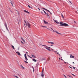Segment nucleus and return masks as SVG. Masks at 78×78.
Segmentation results:
<instances>
[{
  "label": "nucleus",
  "instance_id": "55",
  "mask_svg": "<svg viewBox=\"0 0 78 78\" xmlns=\"http://www.w3.org/2000/svg\"><path fill=\"white\" fill-rule=\"evenodd\" d=\"M57 52V51H55V52Z\"/></svg>",
  "mask_w": 78,
  "mask_h": 78
},
{
  "label": "nucleus",
  "instance_id": "15",
  "mask_svg": "<svg viewBox=\"0 0 78 78\" xmlns=\"http://www.w3.org/2000/svg\"><path fill=\"white\" fill-rule=\"evenodd\" d=\"M43 28H47V26H41Z\"/></svg>",
  "mask_w": 78,
  "mask_h": 78
},
{
  "label": "nucleus",
  "instance_id": "38",
  "mask_svg": "<svg viewBox=\"0 0 78 78\" xmlns=\"http://www.w3.org/2000/svg\"><path fill=\"white\" fill-rule=\"evenodd\" d=\"M69 67L70 68H71V69H72V67H70V66H69Z\"/></svg>",
  "mask_w": 78,
  "mask_h": 78
},
{
  "label": "nucleus",
  "instance_id": "28",
  "mask_svg": "<svg viewBox=\"0 0 78 78\" xmlns=\"http://www.w3.org/2000/svg\"><path fill=\"white\" fill-rule=\"evenodd\" d=\"M63 75L64 76L65 78H67V77H66V76L64 74H63Z\"/></svg>",
  "mask_w": 78,
  "mask_h": 78
},
{
  "label": "nucleus",
  "instance_id": "42",
  "mask_svg": "<svg viewBox=\"0 0 78 78\" xmlns=\"http://www.w3.org/2000/svg\"><path fill=\"white\" fill-rule=\"evenodd\" d=\"M74 23H76V21H74Z\"/></svg>",
  "mask_w": 78,
  "mask_h": 78
},
{
  "label": "nucleus",
  "instance_id": "8",
  "mask_svg": "<svg viewBox=\"0 0 78 78\" xmlns=\"http://www.w3.org/2000/svg\"><path fill=\"white\" fill-rule=\"evenodd\" d=\"M16 53L18 54V55L19 56H20L21 55H20V53L19 52V51H17L16 52Z\"/></svg>",
  "mask_w": 78,
  "mask_h": 78
},
{
  "label": "nucleus",
  "instance_id": "31",
  "mask_svg": "<svg viewBox=\"0 0 78 78\" xmlns=\"http://www.w3.org/2000/svg\"><path fill=\"white\" fill-rule=\"evenodd\" d=\"M24 22H25V23H26V24H27V22H26V21H25V20H24Z\"/></svg>",
  "mask_w": 78,
  "mask_h": 78
},
{
  "label": "nucleus",
  "instance_id": "49",
  "mask_svg": "<svg viewBox=\"0 0 78 78\" xmlns=\"http://www.w3.org/2000/svg\"><path fill=\"white\" fill-rule=\"evenodd\" d=\"M47 29H48V30H50V29H48V28H47Z\"/></svg>",
  "mask_w": 78,
  "mask_h": 78
},
{
  "label": "nucleus",
  "instance_id": "19",
  "mask_svg": "<svg viewBox=\"0 0 78 78\" xmlns=\"http://www.w3.org/2000/svg\"><path fill=\"white\" fill-rule=\"evenodd\" d=\"M11 45L12 48H13V49H15V48H14V46H13L12 45Z\"/></svg>",
  "mask_w": 78,
  "mask_h": 78
},
{
  "label": "nucleus",
  "instance_id": "12",
  "mask_svg": "<svg viewBox=\"0 0 78 78\" xmlns=\"http://www.w3.org/2000/svg\"><path fill=\"white\" fill-rule=\"evenodd\" d=\"M31 56H32V57H33V58H36V56H35L34 55H32Z\"/></svg>",
  "mask_w": 78,
  "mask_h": 78
},
{
  "label": "nucleus",
  "instance_id": "7",
  "mask_svg": "<svg viewBox=\"0 0 78 78\" xmlns=\"http://www.w3.org/2000/svg\"><path fill=\"white\" fill-rule=\"evenodd\" d=\"M43 21L44 22V24H48V22L47 21H45V20H44Z\"/></svg>",
  "mask_w": 78,
  "mask_h": 78
},
{
  "label": "nucleus",
  "instance_id": "22",
  "mask_svg": "<svg viewBox=\"0 0 78 78\" xmlns=\"http://www.w3.org/2000/svg\"><path fill=\"white\" fill-rule=\"evenodd\" d=\"M4 25L5 26V27H7V25H6V23H5V24H4Z\"/></svg>",
  "mask_w": 78,
  "mask_h": 78
},
{
  "label": "nucleus",
  "instance_id": "34",
  "mask_svg": "<svg viewBox=\"0 0 78 78\" xmlns=\"http://www.w3.org/2000/svg\"><path fill=\"white\" fill-rule=\"evenodd\" d=\"M10 3H11V4H12V6H13V5L12 4V2H10Z\"/></svg>",
  "mask_w": 78,
  "mask_h": 78
},
{
  "label": "nucleus",
  "instance_id": "56",
  "mask_svg": "<svg viewBox=\"0 0 78 78\" xmlns=\"http://www.w3.org/2000/svg\"><path fill=\"white\" fill-rule=\"evenodd\" d=\"M59 59L60 60L61 59V58H59Z\"/></svg>",
  "mask_w": 78,
  "mask_h": 78
},
{
  "label": "nucleus",
  "instance_id": "50",
  "mask_svg": "<svg viewBox=\"0 0 78 78\" xmlns=\"http://www.w3.org/2000/svg\"><path fill=\"white\" fill-rule=\"evenodd\" d=\"M33 72H34V69H33Z\"/></svg>",
  "mask_w": 78,
  "mask_h": 78
},
{
  "label": "nucleus",
  "instance_id": "53",
  "mask_svg": "<svg viewBox=\"0 0 78 78\" xmlns=\"http://www.w3.org/2000/svg\"><path fill=\"white\" fill-rule=\"evenodd\" d=\"M42 11H43V12H45V11L44 10H42Z\"/></svg>",
  "mask_w": 78,
  "mask_h": 78
},
{
  "label": "nucleus",
  "instance_id": "64",
  "mask_svg": "<svg viewBox=\"0 0 78 78\" xmlns=\"http://www.w3.org/2000/svg\"><path fill=\"white\" fill-rule=\"evenodd\" d=\"M77 11H78V10H77Z\"/></svg>",
  "mask_w": 78,
  "mask_h": 78
},
{
  "label": "nucleus",
  "instance_id": "24",
  "mask_svg": "<svg viewBox=\"0 0 78 78\" xmlns=\"http://www.w3.org/2000/svg\"><path fill=\"white\" fill-rule=\"evenodd\" d=\"M64 62L65 64H67H67H69V65H70V64H69V63H68V62Z\"/></svg>",
  "mask_w": 78,
  "mask_h": 78
},
{
  "label": "nucleus",
  "instance_id": "5",
  "mask_svg": "<svg viewBox=\"0 0 78 78\" xmlns=\"http://www.w3.org/2000/svg\"><path fill=\"white\" fill-rule=\"evenodd\" d=\"M42 9H44V10H46L47 11H48V12H49L50 14H52V13H51V12H50V11L48 10L47 9L44 8H42Z\"/></svg>",
  "mask_w": 78,
  "mask_h": 78
},
{
  "label": "nucleus",
  "instance_id": "60",
  "mask_svg": "<svg viewBox=\"0 0 78 78\" xmlns=\"http://www.w3.org/2000/svg\"><path fill=\"white\" fill-rule=\"evenodd\" d=\"M36 67H37V65L36 66Z\"/></svg>",
  "mask_w": 78,
  "mask_h": 78
},
{
  "label": "nucleus",
  "instance_id": "43",
  "mask_svg": "<svg viewBox=\"0 0 78 78\" xmlns=\"http://www.w3.org/2000/svg\"><path fill=\"white\" fill-rule=\"evenodd\" d=\"M58 55H59V56H61V55H60V54H58Z\"/></svg>",
  "mask_w": 78,
  "mask_h": 78
},
{
  "label": "nucleus",
  "instance_id": "30",
  "mask_svg": "<svg viewBox=\"0 0 78 78\" xmlns=\"http://www.w3.org/2000/svg\"><path fill=\"white\" fill-rule=\"evenodd\" d=\"M44 12L45 14H46V15H47V13L46 12Z\"/></svg>",
  "mask_w": 78,
  "mask_h": 78
},
{
  "label": "nucleus",
  "instance_id": "36",
  "mask_svg": "<svg viewBox=\"0 0 78 78\" xmlns=\"http://www.w3.org/2000/svg\"><path fill=\"white\" fill-rule=\"evenodd\" d=\"M44 58H42V59H41V61H44Z\"/></svg>",
  "mask_w": 78,
  "mask_h": 78
},
{
  "label": "nucleus",
  "instance_id": "46",
  "mask_svg": "<svg viewBox=\"0 0 78 78\" xmlns=\"http://www.w3.org/2000/svg\"><path fill=\"white\" fill-rule=\"evenodd\" d=\"M26 53L27 54H28V52H26Z\"/></svg>",
  "mask_w": 78,
  "mask_h": 78
},
{
  "label": "nucleus",
  "instance_id": "39",
  "mask_svg": "<svg viewBox=\"0 0 78 78\" xmlns=\"http://www.w3.org/2000/svg\"><path fill=\"white\" fill-rule=\"evenodd\" d=\"M68 76H69V77H70V78H71V77H72L71 76H70L69 75H68Z\"/></svg>",
  "mask_w": 78,
  "mask_h": 78
},
{
  "label": "nucleus",
  "instance_id": "44",
  "mask_svg": "<svg viewBox=\"0 0 78 78\" xmlns=\"http://www.w3.org/2000/svg\"><path fill=\"white\" fill-rule=\"evenodd\" d=\"M51 42L48 41V43H50Z\"/></svg>",
  "mask_w": 78,
  "mask_h": 78
},
{
  "label": "nucleus",
  "instance_id": "48",
  "mask_svg": "<svg viewBox=\"0 0 78 78\" xmlns=\"http://www.w3.org/2000/svg\"><path fill=\"white\" fill-rule=\"evenodd\" d=\"M38 9L39 10V11H40V9H39V8H38Z\"/></svg>",
  "mask_w": 78,
  "mask_h": 78
},
{
  "label": "nucleus",
  "instance_id": "21",
  "mask_svg": "<svg viewBox=\"0 0 78 78\" xmlns=\"http://www.w3.org/2000/svg\"><path fill=\"white\" fill-rule=\"evenodd\" d=\"M47 16L48 18H50V16H49V15H48V13H47Z\"/></svg>",
  "mask_w": 78,
  "mask_h": 78
},
{
  "label": "nucleus",
  "instance_id": "51",
  "mask_svg": "<svg viewBox=\"0 0 78 78\" xmlns=\"http://www.w3.org/2000/svg\"><path fill=\"white\" fill-rule=\"evenodd\" d=\"M48 25H50V23H48Z\"/></svg>",
  "mask_w": 78,
  "mask_h": 78
},
{
  "label": "nucleus",
  "instance_id": "47",
  "mask_svg": "<svg viewBox=\"0 0 78 78\" xmlns=\"http://www.w3.org/2000/svg\"><path fill=\"white\" fill-rule=\"evenodd\" d=\"M48 61H49V60H50V58H48Z\"/></svg>",
  "mask_w": 78,
  "mask_h": 78
},
{
  "label": "nucleus",
  "instance_id": "29",
  "mask_svg": "<svg viewBox=\"0 0 78 78\" xmlns=\"http://www.w3.org/2000/svg\"><path fill=\"white\" fill-rule=\"evenodd\" d=\"M27 13L28 14H30V13L29 12H28L27 11Z\"/></svg>",
  "mask_w": 78,
  "mask_h": 78
},
{
  "label": "nucleus",
  "instance_id": "37",
  "mask_svg": "<svg viewBox=\"0 0 78 78\" xmlns=\"http://www.w3.org/2000/svg\"><path fill=\"white\" fill-rule=\"evenodd\" d=\"M21 43L23 44V42L22 41H21Z\"/></svg>",
  "mask_w": 78,
  "mask_h": 78
},
{
  "label": "nucleus",
  "instance_id": "4",
  "mask_svg": "<svg viewBox=\"0 0 78 78\" xmlns=\"http://www.w3.org/2000/svg\"><path fill=\"white\" fill-rule=\"evenodd\" d=\"M26 25L28 26V28H31V27H30V26H31V25L27 21V22Z\"/></svg>",
  "mask_w": 78,
  "mask_h": 78
},
{
  "label": "nucleus",
  "instance_id": "1",
  "mask_svg": "<svg viewBox=\"0 0 78 78\" xmlns=\"http://www.w3.org/2000/svg\"><path fill=\"white\" fill-rule=\"evenodd\" d=\"M39 45H42V46H43V47H45V48H46V49L48 50V51H51V50H50V47H48L46 45H44L42 44H40Z\"/></svg>",
  "mask_w": 78,
  "mask_h": 78
},
{
  "label": "nucleus",
  "instance_id": "41",
  "mask_svg": "<svg viewBox=\"0 0 78 78\" xmlns=\"http://www.w3.org/2000/svg\"><path fill=\"white\" fill-rule=\"evenodd\" d=\"M72 75H73V76H75V75H74L73 74H72Z\"/></svg>",
  "mask_w": 78,
  "mask_h": 78
},
{
  "label": "nucleus",
  "instance_id": "58",
  "mask_svg": "<svg viewBox=\"0 0 78 78\" xmlns=\"http://www.w3.org/2000/svg\"><path fill=\"white\" fill-rule=\"evenodd\" d=\"M69 2H70L71 3H72V2H71L70 1Z\"/></svg>",
  "mask_w": 78,
  "mask_h": 78
},
{
  "label": "nucleus",
  "instance_id": "14",
  "mask_svg": "<svg viewBox=\"0 0 78 78\" xmlns=\"http://www.w3.org/2000/svg\"><path fill=\"white\" fill-rule=\"evenodd\" d=\"M33 61L34 62H36V61H37V60H36L35 59H34Z\"/></svg>",
  "mask_w": 78,
  "mask_h": 78
},
{
  "label": "nucleus",
  "instance_id": "62",
  "mask_svg": "<svg viewBox=\"0 0 78 78\" xmlns=\"http://www.w3.org/2000/svg\"><path fill=\"white\" fill-rule=\"evenodd\" d=\"M24 25H25V24H24Z\"/></svg>",
  "mask_w": 78,
  "mask_h": 78
},
{
  "label": "nucleus",
  "instance_id": "54",
  "mask_svg": "<svg viewBox=\"0 0 78 78\" xmlns=\"http://www.w3.org/2000/svg\"><path fill=\"white\" fill-rule=\"evenodd\" d=\"M73 64H75V63H74V62H73Z\"/></svg>",
  "mask_w": 78,
  "mask_h": 78
},
{
  "label": "nucleus",
  "instance_id": "18",
  "mask_svg": "<svg viewBox=\"0 0 78 78\" xmlns=\"http://www.w3.org/2000/svg\"><path fill=\"white\" fill-rule=\"evenodd\" d=\"M21 39H22L23 41V42H25V40H23V39L22 38V37H21Z\"/></svg>",
  "mask_w": 78,
  "mask_h": 78
},
{
  "label": "nucleus",
  "instance_id": "20",
  "mask_svg": "<svg viewBox=\"0 0 78 78\" xmlns=\"http://www.w3.org/2000/svg\"><path fill=\"white\" fill-rule=\"evenodd\" d=\"M5 28L8 31H9V30H8V27L7 26L5 27Z\"/></svg>",
  "mask_w": 78,
  "mask_h": 78
},
{
  "label": "nucleus",
  "instance_id": "27",
  "mask_svg": "<svg viewBox=\"0 0 78 78\" xmlns=\"http://www.w3.org/2000/svg\"><path fill=\"white\" fill-rule=\"evenodd\" d=\"M41 14H44V13L43 12V11H41Z\"/></svg>",
  "mask_w": 78,
  "mask_h": 78
},
{
  "label": "nucleus",
  "instance_id": "26",
  "mask_svg": "<svg viewBox=\"0 0 78 78\" xmlns=\"http://www.w3.org/2000/svg\"><path fill=\"white\" fill-rule=\"evenodd\" d=\"M55 21V22H56V23H59L58 22V21H55H55Z\"/></svg>",
  "mask_w": 78,
  "mask_h": 78
},
{
  "label": "nucleus",
  "instance_id": "57",
  "mask_svg": "<svg viewBox=\"0 0 78 78\" xmlns=\"http://www.w3.org/2000/svg\"><path fill=\"white\" fill-rule=\"evenodd\" d=\"M61 60H62V61L63 60L62 59H61Z\"/></svg>",
  "mask_w": 78,
  "mask_h": 78
},
{
  "label": "nucleus",
  "instance_id": "13",
  "mask_svg": "<svg viewBox=\"0 0 78 78\" xmlns=\"http://www.w3.org/2000/svg\"><path fill=\"white\" fill-rule=\"evenodd\" d=\"M50 43L51 44H55V43L53 42H50Z\"/></svg>",
  "mask_w": 78,
  "mask_h": 78
},
{
  "label": "nucleus",
  "instance_id": "45",
  "mask_svg": "<svg viewBox=\"0 0 78 78\" xmlns=\"http://www.w3.org/2000/svg\"><path fill=\"white\" fill-rule=\"evenodd\" d=\"M32 68L33 69H34V67H33V66L32 67Z\"/></svg>",
  "mask_w": 78,
  "mask_h": 78
},
{
  "label": "nucleus",
  "instance_id": "61",
  "mask_svg": "<svg viewBox=\"0 0 78 78\" xmlns=\"http://www.w3.org/2000/svg\"><path fill=\"white\" fill-rule=\"evenodd\" d=\"M52 51H53V50H53V49H52Z\"/></svg>",
  "mask_w": 78,
  "mask_h": 78
},
{
  "label": "nucleus",
  "instance_id": "10",
  "mask_svg": "<svg viewBox=\"0 0 78 78\" xmlns=\"http://www.w3.org/2000/svg\"><path fill=\"white\" fill-rule=\"evenodd\" d=\"M44 74H43V70H42L41 74V76H42V77H44Z\"/></svg>",
  "mask_w": 78,
  "mask_h": 78
},
{
  "label": "nucleus",
  "instance_id": "52",
  "mask_svg": "<svg viewBox=\"0 0 78 78\" xmlns=\"http://www.w3.org/2000/svg\"><path fill=\"white\" fill-rule=\"evenodd\" d=\"M27 56L29 57V56H30L29 55H27Z\"/></svg>",
  "mask_w": 78,
  "mask_h": 78
},
{
  "label": "nucleus",
  "instance_id": "11",
  "mask_svg": "<svg viewBox=\"0 0 78 78\" xmlns=\"http://www.w3.org/2000/svg\"><path fill=\"white\" fill-rule=\"evenodd\" d=\"M61 16L63 18V19H64V16H63V15H62V13L61 14Z\"/></svg>",
  "mask_w": 78,
  "mask_h": 78
},
{
  "label": "nucleus",
  "instance_id": "40",
  "mask_svg": "<svg viewBox=\"0 0 78 78\" xmlns=\"http://www.w3.org/2000/svg\"><path fill=\"white\" fill-rule=\"evenodd\" d=\"M29 58H32V57H30V56H29Z\"/></svg>",
  "mask_w": 78,
  "mask_h": 78
},
{
  "label": "nucleus",
  "instance_id": "16",
  "mask_svg": "<svg viewBox=\"0 0 78 78\" xmlns=\"http://www.w3.org/2000/svg\"><path fill=\"white\" fill-rule=\"evenodd\" d=\"M21 68H22V69H25V68H24L23 67V66H22V65H21Z\"/></svg>",
  "mask_w": 78,
  "mask_h": 78
},
{
  "label": "nucleus",
  "instance_id": "9",
  "mask_svg": "<svg viewBox=\"0 0 78 78\" xmlns=\"http://www.w3.org/2000/svg\"><path fill=\"white\" fill-rule=\"evenodd\" d=\"M70 58H74L75 57H74V56H72V54H70Z\"/></svg>",
  "mask_w": 78,
  "mask_h": 78
},
{
  "label": "nucleus",
  "instance_id": "63",
  "mask_svg": "<svg viewBox=\"0 0 78 78\" xmlns=\"http://www.w3.org/2000/svg\"><path fill=\"white\" fill-rule=\"evenodd\" d=\"M61 58H62V57H61Z\"/></svg>",
  "mask_w": 78,
  "mask_h": 78
},
{
  "label": "nucleus",
  "instance_id": "25",
  "mask_svg": "<svg viewBox=\"0 0 78 78\" xmlns=\"http://www.w3.org/2000/svg\"><path fill=\"white\" fill-rule=\"evenodd\" d=\"M24 61V62H25L26 63H27V64H28V62H27V61Z\"/></svg>",
  "mask_w": 78,
  "mask_h": 78
},
{
  "label": "nucleus",
  "instance_id": "33",
  "mask_svg": "<svg viewBox=\"0 0 78 78\" xmlns=\"http://www.w3.org/2000/svg\"><path fill=\"white\" fill-rule=\"evenodd\" d=\"M76 68H76H75V67H73V69L74 70H75V69Z\"/></svg>",
  "mask_w": 78,
  "mask_h": 78
},
{
  "label": "nucleus",
  "instance_id": "59",
  "mask_svg": "<svg viewBox=\"0 0 78 78\" xmlns=\"http://www.w3.org/2000/svg\"><path fill=\"white\" fill-rule=\"evenodd\" d=\"M51 46H53V45H51Z\"/></svg>",
  "mask_w": 78,
  "mask_h": 78
},
{
  "label": "nucleus",
  "instance_id": "32",
  "mask_svg": "<svg viewBox=\"0 0 78 78\" xmlns=\"http://www.w3.org/2000/svg\"><path fill=\"white\" fill-rule=\"evenodd\" d=\"M28 6L30 8H31V7H30V5H28Z\"/></svg>",
  "mask_w": 78,
  "mask_h": 78
},
{
  "label": "nucleus",
  "instance_id": "23",
  "mask_svg": "<svg viewBox=\"0 0 78 78\" xmlns=\"http://www.w3.org/2000/svg\"><path fill=\"white\" fill-rule=\"evenodd\" d=\"M27 11H26V10H24V12H27Z\"/></svg>",
  "mask_w": 78,
  "mask_h": 78
},
{
  "label": "nucleus",
  "instance_id": "2",
  "mask_svg": "<svg viewBox=\"0 0 78 78\" xmlns=\"http://www.w3.org/2000/svg\"><path fill=\"white\" fill-rule=\"evenodd\" d=\"M60 26H69V25L67 24H66V23L63 24V23L61 22L60 23Z\"/></svg>",
  "mask_w": 78,
  "mask_h": 78
},
{
  "label": "nucleus",
  "instance_id": "6",
  "mask_svg": "<svg viewBox=\"0 0 78 78\" xmlns=\"http://www.w3.org/2000/svg\"><path fill=\"white\" fill-rule=\"evenodd\" d=\"M24 57H25V59L26 61H27V60H28V58H27V55H26V54H24Z\"/></svg>",
  "mask_w": 78,
  "mask_h": 78
},
{
  "label": "nucleus",
  "instance_id": "3",
  "mask_svg": "<svg viewBox=\"0 0 78 78\" xmlns=\"http://www.w3.org/2000/svg\"><path fill=\"white\" fill-rule=\"evenodd\" d=\"M50 28H51V30H52L53 31V32L54 33H55H55H56L57 34H60V35H62V34L60 33H59V32H58L57 31H55L54 30H53V29L51 28V27H50Z\"/></svg>",
  "mask_w": 78,
  "mask_h": 78
},
{
  "label": "nucleus",
  "instance_id": "17",
  "mask_svg": "<svg viewBox=\"0 0 78 78\" xmlns=\"http://www.w3.org/2000/svg\"><path fill=\"white\" fill-rule=\"evenodd\" d=\"M14 76L16 78H19V77H18V76Z\"/></svg>",
  "mask_w": 78,
  "mask_h": 78
},
{
  "label": "nucleus",
  "instance_id": "35",
  "mask_svg": "<svg viewBox=\"0 0 78 78\" xmlns=\"http://www.w3.org/2000/svg\"><path fill=\"white\" fill-rule=\"evenodd\" d=\"M55 53H56L57 54H59V52H56Z\"/></svg>",
  "mask_w": 78,
  "mask_h": 78
}]
</instances>
